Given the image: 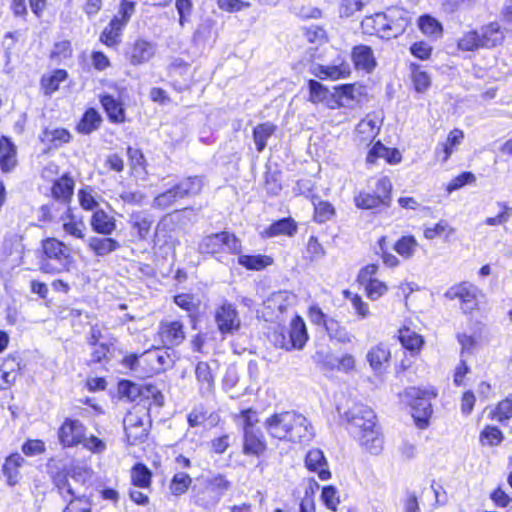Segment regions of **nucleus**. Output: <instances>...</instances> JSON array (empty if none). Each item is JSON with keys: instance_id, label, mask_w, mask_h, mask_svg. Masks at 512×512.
Returning a JSON list of instances; mask_svg holds the SVG:
<instances>
[{"instance_id": "36", "label": "nucleus", "mask_w": 512, "mask_h": 512, "mask_svg": "<svg viewBox=\"0 0 512 512\" xmlns=\"http://www.w3.org/2000/svg\"><path fill=\"white\" fill-rule=\"evenodd\" d=\"M326 331L331 341H336L340 344H350L355 339V336L335 319H330L327 323Z\"/></svg>"}, {"instance_id": "46", "label": "nucleus", "mask_w": 512, "mask_h": 512, "mask_svg": "<svg viewBox=\"0 0 512 512\" xmlns=\"http://www.w3.org/2000/svg\"><path fill=\"white\" fill-rule=\"evenodd\" d=\"M151 471L141 463L136 464L131 470V481L135 487L148 489L151 484Z\"/></svg>"}, {"instance_id": "9", "label": "nucleus", "mask_w": 512, "mask_h": 512, "mask_svg": "<svg viewBox=\"0 0 512 512\" xmlns=\"http://www.w3.org/2000/svg\"><path fill=\"white\" fill-rule=\"evenodd\" d=\"M215 322L222 334H233L241 326V320L235 306L224 302L215 311Z\"/></svg>"}, {"instance_id": "3", "label": "nucleus", "mask_w": 512, "mask_h": 512, "mask_svg": "<svg viewBox=\"0 0 512 512\" xmlns=\"http://www.w3.org/2000/svg\"><path fill=\"white\" fill-rule=\"evenodd\" d=\"M437 396L434 389H420L410 387L402 395L403 400L411 407L412 417L418 428L424 429L428 426L432 415L431 399Z\"/></svg>"}, {"instance_id": "15", "label": "nucleus", "mask_w": 512, "mask_h": 512, "mask_svg": "<svg viewBox=\"0 0 512 512\" xmlns=\"http://www.w3.org/2000/svg\"><path fill=\"white\" fill-rule=\"evenodd\" d=\"M386 18L387 39L401 35L410 23L408 11L399 7H391L384 12Z\"/></svg>"}, {"instance_id": "34", "label": "nucleus", "mask_w": 512, "mask_h": 512, "mask_svg": "<svg viewBox=\"0 0 512 512\" xmlns=\"http://www.w3.org/2000/svg\"><path fill=\"white\" fill-rule=\"evenodd\" d=\"M74 180L67 174L54 181L51 188L52 196L64 203L70 202L74 191Z\"/></svg>"}, {"instance_id": "21", "label": "nucleus", "mask_w": 512, "mask_h": 512, "mask_svg": "<svg viewBox=\"0 0 512 512\" xmlns=\"http://www.w3.org/2000/svg\"><path fill=\"white\" fill-rule=\"evenodd\" d=\"M155 45L144 39H137L128 52V59L131 65L138 66L147 63L155 55Z\"/></svg>"}, {"instance_id": "27", "label": "nucleus", "mask_w": 512, "mask_h": 512, "mask_svg": "<svg viewBox=\"0 0 512 512\" xmlns=\"http://www.w3.org/2000/svg\"><path fill=\"white\" fill-rule=\"evenodd\" d=\"M306 467L313 472H316L321 480H328L331 476L328 470L327 461L324 454L319 449L310 450L305 459Z\"/></svg>"}, {"instance_id": "1", "label": "nucleus", "mask_w": 512, "mask_h": 512, "mask_svg": "<svg viewBox=\"0 0 512 512\" xmlns=\"http://www.w3.org/2000/svg\"><path fill=\"white\" fill-rule=\"evenodd\" d=\"M267 434L280 441L305 442L312 438V427L302 414L282 411L267 417L263 422Z\"/></svg>"}, {"instance_id": "55", "label": "nucleus", "mask_w": 512, "mask_h": 512, "mask_svg": "<svg viewBox=\"0 0 512 512\" xmlns=\"http://www.w3.org/2000/svg\"><path fill=\"white\" fill-rule=\"evenodd\" d=\"M491 417L502 424L512 418V394L497 404Z\"/></svg>"}, {"instance_id": "62", "label": "nucleus", "mask_w": 512, "mask_h": 512, "mask_svg": "<svg viewBox=\"0 0 512 512\" xmlns=\"http://www.w3.org/2000/svg\"><path fill=\"white\" fill-rule=\"evenodd\" d=\"M497 205L501 208V211L498 215L485 219V224L488 226L504 225L510 220L512 216V207H510L508 204L504 202H498Z\"/></svg>"}, {"instance_id": "19", "label": "nucleus", "mask_w": 512, "mask_h": 512, "mask_svg": "<svg viewBox=\"0 0 512 512\" xmlns=\"http://www.w3.org/2000/svg\"><path fill=\"white\" fill-rule=\"evenodd\" d=\"M380 127L381 120L377 116L367 115L355 129V140L359 144L369 145L378 135Z\"/></svg>"}, {"instance_id": "35", "label": "nucleus", "mask_w": 512, "mask_h": 512, "mask_svg": "<svg viewBox=\"0 0 512 512\" xmlns=\"http://www.w3.org/2000/svg\"><path fill=\"white\" fill-rule=\"evenodd\" d=\"M124 27L123 21L120 22L119 17L115 16L102 31L100 41L108 47L117 46L120 43V36Z\"/></svg>"}, {"instance_id": "8", "label": "nucleus", "mask_w": 512, "mask_h": 512, "mask_svg": "<svg viewBox=\"0 0 512 512\" xmlns=\"http://www.w3.org/2000/svg\"><path fill=\"white\" fill-rule=\"evenodd\" d=\"M344 417L349 424V431L351 434L360 432L366 427H373L376 422V415L374 411L365 404L355 403L345 413Z\"/></svg>"}, {"instance_id": "45", "label": "nucleus", "mask_w": 512, "mask_h": 512, "mask_svg": "<svg viewBox=\"0 0 512 512\" xmlns=\"http://www.w3.org/2000/svg\"><path fill=\"white\" fill-rule=\"evenodd\" d=\"M361 95L360 88L354 84H344L335 87L334 96L337 98L339 106H348L351 101H354Z\"/></svg>"}, {"instance_id": "64", "label": "nucleus", "mask_w": 512, "mask_h": 512, "mask_svg": "<svg viewBox=\"0 0 512 512\" xmlns=\"http://www.w3.org/2000/svg\"><path fill=\"white\" fill-rule=\"evenodd\" d=\"M355 204L357 207L362 209H373L380 205H383L380 197H378L375 193L370 194L367 192H360L355 197Z\"/></svg>"}, {"instance_id": "26", "label": "nucleus", "mask_w": 512, "mask_h": 512, "mask_svg": "<svg viewBox=\"0 0 512 512\" xmlns=\"http://www.w3.org/2000/svg\"><path fill=\"white\" fill-rule=\"evenodd\" d=\"M142 361L147 363L151 373H160L164 371L171 364L170 355L167 351L155 349L146 351L141 355Z\"/></svg>"}, {"instance_id": "25", "label": "nucleus", "mask_w": 512, "mask_h": 512, "mask_svg": "<svg viewBox=\"0 0 512 512\" xmlns=\"http://www.w3.org/2000/svg\"><path fill=\"white\" fill-rule=\"evenodd\" d=\"M267 445L262 432L257 429L243 433V453L259 456L266 450Z\"/></svg>"}, {"instance_id": "43", "label": "nucleus", "mask_w": 512, "mask_h": 512, "mask_svg": "<svg viewBox=\"0 0 512 512\" xmlns=\"http://www.w3.org/2000/svg\"><path fill=\"white\" fill-rule=\"evenodd\" d=\"M276 131V126L273 123L265 122L258 124L253 130V140L258 152H262L266 147L267 140Z\"/></svg>"}, {"instance_id": "13", "label": "nucleus", "mask_w": 512, "mask_h": 512, "mask_svg": "<svg viewBox=\"0 0 512 512\" xmlns=\"http://www.w3.org/2000/svg\"><path fill=\"white\" fill-rule=\"evenodd\" d=\"M311 72L315 77L322 80H339L348 78L351 70L350 65L341 58H337L331 65L314 64Z\"/></svg>"}, {"instance_id": "51", "label": "nucleus", "mask_w": 512, "mask_h": 512, "mask_svg": "<svg viewBox=\"0 0 512 512\" xmlns=\"http://www.w3.org/2000/svg\"><path fill=\"white\" fill-rule=\"evenodd\" d=\"M399 340L401 344L410 351L419 350L424 343L422 336L410 328L399 330Z\"/></svg>"}, {"instance_id": "6", "label": "nucleus", "mask_w": 512, "mask_h": 512, "mask_svg": "<svg viewBox=\"0 0 512 512\" xmlns=\"http://www.w3.org/2000/svg\"><path fill=\"white\" fill-rule=\"evenodd\" d=\"M308 340V333L304 320L300 316H295L288 330V335L280 334L275 343L280 348L287 351L293 349H302Z\"/></svg>"}, {"instance_id": "44", "label": "nucleus", "mask_w": 512, "mask_h": 512, "mask_svg": "<svg viewBox=\"0 0 512 512\" xmlns=\"http://www.w3.org/2000/svg\"><path fill=\"white\" fill-rule=\"evenodd\" d=\"M297 231V225L291 218H283L270 225L265 231L267 237L278 235L292 236Z\"/></svg>"}, {"instance_id": "48", "label": "nucleus", "mask_w": 512, "mask_h": 512, "mask_svg": "<svg viewBox=\"0 0 512 512\" xmlns=\"http://www.w3.org/2000/svg\"><path fill=\"white\" fill-rule=\"evenodd\" d=\"M62 208L56 203L43 205L38 210V226L46 227L47 225L58 220Z\"/></svg>"}, {"instance_id": "10", "label": "nucleus", "mask_w": 512, "mask_h": 512, "mask_svg": "<svg viewBox=\"0 0 512 512\" xmlns=\"http://www.w3.org/2000/svg\"><path fill=\"white\" fill-rule=\"evenodd\" d=\"M296 302V296L287 291L273 293L264 303L266 314L271 320H281V316Z\"/></svg>"}, {"instance_id": "17", "label": "nucleus", "mask_w": 512, "mask_h": 512, "mask_svg": "<svg viewBox=\"0 0 512 512\" xmlns=\"http://www.w3.org/2000/svg\"><path fill=\"white\" fill-rule=\"evenodd\" d=\"M352 435L360 446L370 454L378 455L381 453L383 449V436L376 422L373 427H366V429Z\"/></svg>"}, {"instance_id": "42", "label": "nucleus", "mask_w": 512, "mask_h": 512, "mask_svg": "<svg viewBox=\"0 0 512 512\" xmlns=\"http://www.w3.org/2000/svg\"><path fill=\"white\" fill-rule=\"evenodd\" d=\"M68 74L66 70L58 69L52 73L46 74L41 79V89L45 95H51L58 88L61 82L65 81Z\"/></svg>"}, {"instance_id": "33", "label": "nucleus", "mask_w": 512, "mask_h": 512, "mask_svg": "<svg viewBox=\"0 0 512 512\" xmlns=\"http://www.w3.org/2000/svg\"><path fill=\"white\" fill-rule=\"evenodd\" d=\"M479 32L482 48H492L500 45L504 40V33L496 22L490 23L481 28Z\"/></svg>"}, {"instance_id": "23", "label": "nucleus", "mask_w": 512, "mask_h": 512, "mask_svg": "<svg viewBox=\"0 0 512 512\" xmlns=\"http://www.w3.org/2000/svg\"><path fill=\"white\" fill-rule=\"evenodd\" d=\"M25 459L19 453H13L8 456L2 466V473L9 485L17 484L21 478V468L25 464Z\"/></svg>"}, {"instance_id": "32", "label": "nucleus", "mask_w": 512, "mask_h": 512, "mask_svg": "<svg viewBox=\"0 0 512 512\" xmlns=\"http://www.w3.org/2000/svg\"><path fill=\"white\" fill-rule=\"evenodd\" d=\"M378 158H384L390 164H397L402 157L397 149H389L378 141L368 152L366 161L373 164Z\"/></svg>"}, {"instance_id": "11", "label": "nucleus", "mask_w": 512, "mask_h": 512, "mask_svg": "<svg viewBox=\"0 0 512 512\" xmlns=\"http://www.w3.org/2000/svg\"><path fill=\"white\" fill-rule=\"evenodd\" d=\"M158 336L166 347L179 346L186 338L185 327L181 321L164 320L159 324Z\"/></svg>"}, {"instance_id": "37", "label": "nucleus", "mask_w": 512, "mask_h": 512, "mask_svg": "<svg viewBox=\"0 0 512 512\" xmlns=\"http://www.w3.org/2000/svg\"><path fill=\"white\" fill-rule=\"evenodd\" d=\"M463 138L464 134L461 130H452L448 134L446 141L436 148V155L438 157H441L443 162H446L454 152V147L460 145Z\"/></svg>"}, {"instance_id": "2", "label": "nucleus", "mask_w": 512, "mask_h": 512, "mask_svg": "<svg viewBox=\"0 0 512 512\" xmlns=\"http://www.w3.org/2000/svg\"><path fill=\"white\" fill-rule=\"evenodd\" d=\"M91 477L90 471L84 467H73L67 473H59L54 483L60 495L68 500L63 512H90L91 503L81 494L84 483Z\"/></svg>"}, {"instance_id": "14", "label": "nucleus", "mask_w": 512, "mask_h": 512, "mask_svg": "<svg viewBox=\"0 0 512 512\" xmlns=\"http://www.w3.org/2000/svg\"><path fill=\"white\" fill-rule=\"evenodd\" d=\"M450 300L458 299L463 312L468 313L477 307V288L469 283L451 287L445 294Z\"/></svg>"}, {"instance_id": "5", "label": "nucleus", "mask_w": 512, "mask_h": 512, "mask_svg": "<svg viewBox=\"0 0 512 512\" xmlns=\"http://www.w3.org/2000/svg\"><path fill=\"white\" fill-rule=\"evenodd\" d=\"M229 487L230 483L223 475L208 478L205 480L204 487L199 489L195 495L196 503L210 509L216 506Z\"/></svg>"}, {"instance_id": "63", "label": "nucleus", "mask_w": 512, "mask_h": 512, "mask_svg": "<svg viewBox=\"0 0 512 512\" xmlns=\"http://www.w3.org/2000/svg\"><path fill=\"white\" fill-rule=\"evenodd\" d=\"M314 218L319 223H324L332 218L335 213L332 204L326 201L314 203Z\"/></svg>"}, {"instance_id": "56", "label": "nucleus", "mask_w": 512, "mask_h": 512, "mask_svg": "<svg viewBox=\"0 0 512 512\" xmlns=\"http://www.w3.org/2000/svg\"><path fill=\"white\" fill-rule=\"evenodd\" d=\"M455 233V228L449 225V223L446 220H440L438 223H436L434 226L426 227L424 229V237L427 240H433L434 238L438 236L445 235L446 237H449Z\"/></svg>"}, {"instance_id": "18", "label": "nucleus", "mask_w": 512, "mask_h": 512, "mask_svg": "<svg viewBox=\"0 0 512 512\" xmlns=\"http://www.w3.org/2000/svg\"><path fill=\"white\" fill-rule=\"evenodd\" d=\"M58 436L64 446H76L84 440L85 427L79 420L66 419L59 428Z\"/></svg>"}, {"instance_id": "20", "label": "nucleus", "mask_w": 512, "mask_h": 512, "mask_svg": "<svg viewBox=\"0 0 512 512\" xmlns=\"http://www.w3.org/2000/svg\"><path fill=\"white\" fill-rule=\"evenodd\" d=\"M42 252L46 258L65 267L69 263L70 249L60 240L51 237L42 241Z\"/></svg>"}, {"instance_id": "30", "label": "nucleus", "mask_w": 512, "mask_h": 512, "mask_svg": "<svg viewBox=\"0 0 512 512\" xmlns=\"http://www.w3.org/2000/svg\"><path fill=\"white\" fill-rule=\"evenodd\" d=\"M195 376L202 395L211 394L214 389L215 377L207 362H199L195 368Z\"/></svg>"}, {"instance_id": "54", "label": "nucleus", "mask_w": 512, "mask_h": 512, "mask_svg": "<svg viewBox=\"0 0 512 512\" xmlns=\"http://www.w3.org/2000/svg\"><path fill=\"white\" fill-rule=\"evenodd\" d=\"M238 263L250 270H261L272 263L268 256L261 255H239Z\"/></svg>"}, {"instance_id": "12", "label": "nucleus", "mask_w": 512, "mask_h": 512, "mask_svg": "<svg viewBox=\"0 0 512 512\" xmlns=\"http://www.w3.org/2000/svg\"><path fill=\"white\" fill-rule=\"evenodd\" d=\"M58 222L62 224V229L66 235L74 239L86 240V225L81 217L73 214L69 206L64 205L62 207Z\"/></svg>"}, {"instance_id": "31", "label": "nucleus", "mask_w": 512, "mask_h": 512, "mask_svg": "<svg viewBox=\"0 0 512 512\" xmlns=\"http://www.w3.org/2000/svg\"><path fill=\"white\" fill-rule=\"evenodd\" d=\"M386 18L384 13H376L372 16H366L361 22L363 33L368 35H377L387 39Z\"/></svg>"}, {"instance_id": "41", "label": "nucleus", "mask_w": 512, "mask_h": 512, "mask_svg": "<svg viewBox=\"0 0 512 512\" xmlns=\"http://www.w3.org/2000/svg\"><path fill=\"white\" fill-rule=\"evenodd\" d=\"M204 179L200 176H192L183 179L175 187L178 190L180 198L194 196L202 191Z\"/></svg>"}, {"instance_id": "47", "label": "nucleus", "mask_w": 512, "mask_h": 512, "mask_svg": "<svg viewBox=\"0 0 512 512\" xmlns=\"http://www.w3.org/2000/svg\"><path fill=\"white\" fill-rule=\"evenodd\" d=\"M101 123V117L99 113L93 109H88L83 115L82 119L77 125V130L83 134H89L96 130Z\"/></svg>"}, {"instance_id": "52", "label": "nucleus", "mask_w": 512, "mask_h": 512, "mask_svg": "<svg viewBox=\"0 0 512 512\" xmlns=\"http://www.w3.org/2000/svg\"><path fill=\"white\" fill-rule=\"evenodd\" d=\"M70 133L63 128L46 129L43 132L42 141L50 143L53 147H59L70 141Z\"/></svg>"}, {"instance_id": "60", "label": "nucleus", "mask_w": 512, "mask_h": 512, "mask_svg": "<svg viewBox=\"0 0 512 512\" xmlns=\"http://www.w3.org/2000/svg\"><path fill=\"white\" fill-rule=\"evenodd\" d=\"M310 101L313 103L326 102L330 96L329 90L316 80L309 81Z\"/></svg>"}, {"instance_id": "61", "label": "nucleus", "mask_w": 512, "mask_h": 512, "mask_svg": "<svg viewBox=\"0 0 512 512\" xmlns=\"http://www.w3.org/2000/svg\"><path fill=\"white\" fill-rule=\"evenodd\" d=\"M502 440V432L497 427L487 426L480 434V441L483 445L497 446Z\"/></svg>"}, {"instance_id": "50", "label": "nucleus", "mask_w": 512, "mask_h": 512, "mask_svg": "<svg viewBox=\"0 0 512 512\" xmlns=\"http://www.w3.org/2000/svg\"><path fill=\"white\" fill-rule=\"evenodd\" d=\"M178 199H181L180 195L177 188L173 186L171 189L157 195L152 202V207L166 210L172 207Z\"/></svg>"}, {"instance_id": "7", "label": "nucleus", "mask_w": 512, "mask_h": 512, "mask_svg": "<svg viewBox=\"0 0 512 512\" xmlns=\"http://www.w3.org/2000/svg\"><path fill=\"white\" fill-rule=\"evenodd\" d=\"M147 413L143 409L130 411L123 420L126 436L130 444L143 442L148 434Z\"/></svg>"}, {"instance_id": "22", "label": "nucleus", "mask_w": 512, "mask_h": 512, "mask_svg": "<svg viewBox=\"0 0 512 512\" xmlns=\"http://www.w3.org/2000/svg\"><path fill=\"white\" fill-rule=\"evenodd\" d=\"M89 224L95 233L104 236L111 235L117 228L115 217L101 208L93 212Z\"/></svg>"}, {"instance_id": "39", "label": "nucleus", "mask_w": 512, "mask_h": 512, "mask_svg": "<svg viewBox=\"0 0 512 512\" xmlns=\"http://www.w3.org/2000/svg\"><path fill=\"white\" fill-rule=\"evenodd\" d=\"M153 219L151 215L146 212H134L130 215V224L133 229L137 230L140 239H146L148 236Z\"/></svg>"}, {"instance_id": "59", "label": "nucleus", "mask_w": 512, "mask_h": 512, "mask_svg": "<svg viewBox=\"0 0 512 512\" xmlns=\"http://www.w3.org/2000/svg\"><path fill=\"white\" fill-rule=\"evenodd\" d=\"M458 48L463 51H473L482 48L479 32L468 31L458 40Z\"/></svg>"}, {"instance_id": "40", "label": "nucleus", "mask_w": 512, "mask_h": 512, "mask_svg": "<svg viewBox=\"0 0 512 512\" xmlns=\"http://www.w3.org/2000/svg\"><path fill=\"white\" fill-rule=\"evenodd\" d=\"M101 104L112 122L122 123L125 121L124 108L114 97L110 95L102 96Z\"/></svg>"}, {"instance_id": "4", "label": "nucleus", "mask_w": 512, "mask_h": 512, "mask_svg": "<svg viewBox=\"0 0 512 512\" xmlns=\"http://www.w3.org/2000/svg\"><path fill=\"white\" fill-rule=\"evenodd\" d=\"M241 249V241L233 233L227 231L204 237L198 246L200 253L210 254L221 262L224 254H240Z\"/></svg>"}, {"instance_id": "38", "label": "nucleus", "mask_w": 512, "mask_h": 512, "mask_svg": "<svg viewBox=\"0 0 512 512\" xmlns=\"http://www.w3.org/2000/svg\"><path fill=\"white\" fill-rule=\"evenodd\" d=\"M390 356L388 347L383 343H379L368 351L366 358L372 369L379 371L389 361Z\"/></svg>"}, {"instance_id": "29", "label": "nucleus", "mask_w": 512, "mask_h": 512, "mask_svg": "<svg viewBox=\"0 0 512 512\" xmlns=\"http://www.w3.org/2000/svg\"><path fill=\"white\" fill-rule=\"evenodd\" d=\"M352 60L357 69L371 72L376 66L372 49L366 45L355 46L352 50Z\"/></svg>"}, {"instance_id": "24", "label": "nucleus", "mask_w": 512, "mask_h": 512, "mask_svg": "<svg viewBox=\"0 0 512 512\" xmlns=\"http://www.w3.org/2000/svg\"><path fill=\"white\" fill-rule=\"evenodd\" d=\"M85 241L89 250L99 257L107 256L120 247V243L111 237L91 236Z\"/></svg>"}, {"instance_id": "28", "label": "nucleus", "mask_w": 512, "mask_h": 512, "mask_svg": "<svg viewBox=\"0 0 512 512\" xmlns=\"http://www.w3.org/2000/svg\"><path fill=\"white\" fill-rule=\"evenodd\" d=\"M17 150L12 141L2 136L0 138V168L3 172H10L17 164Z\"/></svg>"}, {"instance_id": "16", "label": "nucleus", "mask_w": 512, "mask_h": 512, "mask_svg": "<svg viewBox=\"0 0 512 512\" xmlns=\"http://www.w3.org/2000/svg\"><path fill=\"white\" fill-rule=\"evenodd\" d=\"M352 435L360 446L370 454L378 455L381 453L383 449V436L376 422L373 427H366V429Z\"/></svg>"}, {"instance_id": "49", "label": "nucleus", "mask_w": 512, "mask_h": 512, "mask_svg": "<svg viewBox=\"0 0 512 512\" xmlns=\"http://www.w3.org/2000/svg\"><path fill=\"white\" fill-rule=\"evenodd\" d=\"M418 242L414 236H403L394 244V250L404 259H411L416 252Z\"/></svg>"}, {"instance_id": "58", "label": "nucleus", "mask_w": 512, "mask_h": 512, "mask_svg": "<svg viewBox=\"0 0 512 512\" xmlns=\"http://www.w3.org/2000/svg\"><path fill=\"white\" fill-rule=\"evenodd\" d=\"M418 26L425 35L438 37L442 34L441 24L429 15L421 16L418 21Z\"/></svg>"}, {"instance_id": "53", "label": "nucleus", "mask_w": 512, "mask_h": 512, "mask_svg": "<svg viewBox=\"0 0 512 512\" xmlns=\"http://www.w3.org/2000/svg\"><path fill=\"white\" fill-rule=\"evenodd\" d=\"M235 421L242 428L243 433H246L248 431L257 430L255 426L259 422V419L257 412L249 408L241 410L239 414L235 415Z\"/></svg>"}, {"instance_id": "57", "label": "nucleus", "mask_w": 512, "mask_h": 512, "mask_svg": "<svg viewBox=\"0 0 512 512\" xmlns=\"http://www.w3.org/2000/svg\"><path fill=\"white\" fill-rule=\"evenodd\" d=\"M192 483L191 477L185 472L176 473L170 483V491L173 495L184 494Z\"/></svg>"}]
</instances>
